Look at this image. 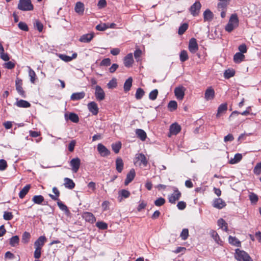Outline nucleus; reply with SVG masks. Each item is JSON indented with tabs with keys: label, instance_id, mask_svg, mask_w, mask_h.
Instances as JSON below:
<instances>
[{
	"label": "nucleus",
	"instance_id": "nucleus-9",
	"mask_svg": "<svg viewBox=\"0 0 261 261\" xmlns=\"http://www.w3.org/2000/svg\"><path fill=\"white\" fill-rule=\"evenodd\" d=\"M188 48L192 54H195L198 50V45L195 38H192L190 40Z\"/></svg>",
	"mask_w": 261,
	"mask_h": 261
},
{
	"label": "nucleus",
	"instance_id": "nucleus-16",
	"mask_svg": "<svg viewBox=\"0 0 261 261\" xmlns=\"http://www.w3.org/2000/svg\"><path fill=\"white\" fill-rule=\"evenodd\" d=\"M136 175L135 171L134 169H132L126 175V178L125 180V185H128L134 179Z\"/></svg>",
	"mask_w": 261,
	"mask_h": 261
},
{
	"label": "nucleus",
	"instance_id": "nucleus-51",
	"mask_svg": "<svg viewBox=\"0 0 261 261\" xmlns=\"http://www.w3.org/2000/svg\"><path fill=\"white\" fill-rule=\"evenodd\" d=\"M234 75V71L232 69H227L226 70L224 73V76L226 79H229L232 77Z\"/></svg>",
	"mask_w": 261,
	"mask_h": 261
},
{
	"label": "nucleus",
	"instance_id": "nucleus-34",
	"mask_svg": "<svg viewBox=\"0 0 261 261\" xmlns=\"http://www.w3.org/2000/svg\"><path fill=\"white\" fill-rule=\"evenodd\" d=\"M245 56L241 53H237L233 56V61L236 63H239L244 60Z\"/></svg>",
	"mask_w": 261,
	"mask_h": 261
},
{
	"label": "nucleus",
	"instance_id": "nucleus-39",
	"mask_svg": "<svg viewBox=\"0 0 261 261\" xmlns=\"http://www.w3.org/2000/svg\"><path fill=\"white\" fill-rule=\"evenodd\" d=\"M227 109V105L226 103H222L219 106L218 108V112L217 114V117H219V115L224 112Z\"/></svg>",
	"mask_w": 261,
	"mask_h": 261
},
{
	"label": "nucleus",
	"instance_id": "nucleus-28",
	"mask_svg": "<svg viewBox=\"0 0 261 261\" xmlns=\"http://www.w3.org/2000/svg\"><path fill=\"white\" fill-rule=\"evenodd\" d=\"M59 57L62 60L68 62L71 61L73 59H75L77 57V54H73L71 57L64 54H60Z\"/></svg>",
	"mask_w": 261,
	"mask_h": 261
},
{
	"label": "nucleus",
	"instance_id": "nucleus-25",
	"mask_svg": "<svg viewBox=\"0 0 261 261\" xmlns=\"http://www.w3.org/2000/svg\"><path fill=\"white\" fill-rule=\"evenodd\" d=\"M65 187L69 189H73L75 187V184L73 181L68 177H65L64 179Z\"/></svg>",
	"mask_w": 261,
	"mask_h": 261
},
{
	"label": "nucleus",
	"instance_id": "nucleus-26",
	"mask_svg": "<svg viewBox=\"0 0 261 261\" xmlns=\"http://www.w3.org/2000/svg\"><path fill=\"white\" fill-rule=\"evenodd\" d=\"M214 17L213 13L209 10L206 9L203 13V19L204 21H211Z\"/></svg>",
	"mask_w": 261,
	"mask_h": 261
},
{
	"label": "nucleus",
	"instance_id": "nucleus-33",
	"mask_svg": "<svg viewBox=\"0 0 261 261\" xmlns=\"http://www.w3.org/2000/svg\"><path fill=\"white\" fill-rule=\"evenodd\" d=\"M30 185H27L23 189L20 191L19 193V197L20 198L22 199L27 194L29 190L30 189Z\"/></svg>",
	"mask_w": 261,
	"mask_h": 261
},
{
	"label": "nucleus",
	"instance_id": "nucleus-4",
	"mask_svg": "<svg viewBox=\"0 0 261 261\" xmlns=\"http://www.w3.org/2000/svg\"><path fill=\"white\" fill-rule=\"evenodd\" d=\"M17 8L23 11L33 10L34 9L31 0H19Z\"/></svg>",
	"mask_w": 261,
	"mask_h": 261
},
{
	"label": "nucleus",
	"instance_id": "nucleus-5",
	"mask_svg": "<svg viewBox=\"0 0 261 261\" xmlns=\"http://www.w3.org/2000/svg\"><path fill=\"white\" fill-rule=\"evenodd\" d=\"M94 94L97 101H100L105 98V93L100 86H96Z\"/></svg>",
	"mask_w": 261,
	"mask_h": 261
},
{
	"label": "nucleus",
	"instance_id": "nucleus-23",
	"mask_svg": "<svg viewBox=\"0 0 261 261\" xmlns=\"http://www.w3.org/2000/svg\"><path fill=\"white\" fill-rule=\"evenodd\" d=\"M215 91L212 87H209L206 90L204 97L207 100L213 99Z\"/></svg>",
	"mask_w": 261,
	"mask_h": 261
},
{
	"label": "nucleus",
	"instance_id": "nucleus-56",
	"mask_svg": "<svg viewBox=\"0 0 261 261\" xmlns=\"http://www.w3.org/2000/svg\"><path fill=\"white\" fill-rule=\"evenodd\" d=\"M96 226L98 228L101 229H106L108 228V225L106 223L102 222V221H99L97 222L96 223Z\"/></svg>",
	"mask_w": 261,
	"mask_h": 261
},
{
	"label": "nucleus",
	"instance_id": "nucleus-52",
	"mask_svg": "<svg viewBox=\"0 0 261 261\" xmlns=\"http://www.w3.org/2000/svg\"><path fill=\"white\" fill-rule=\"evenodd\" d=\"M180 237H181L182 240H186L188 239L189 237V230L187 228H184L182 229Z\"/></svg>",
	"mask_w": 261,
	"mask_h": 261
},
{
	"label": "nucleus",
	"instance_id": "nucleus-20",
	"mask_svg": "<svg viewBox=\"0 0 261 261\" xmlns=\"http://www.w3.org/2000/svg\"><path fill=\"white\" fill-rule=\"evenodd\" d=\"M65 118L66 120L69 119L74 123H77L79 121L78 115L74 113H69V116L67 114H65Z\"/></svg>",
	"mask_w": 261,
	"mask_h": 261
},
{
	"label": "nucleus",
	"instance_id": "nucleus-21",
	"mask_svg": "<svg viewBox=\"0 0 261 261\" xmlns=\"http://www.w3.org/2000/svg\"><path fill=\"white\" fill-rule=\"evenodd\" d=\"M94 37V34L93 33H90V34H86L82 35L80 38V41L81 42L84 43H88Z\"/></svg>",
	"mask_w": 261,
	"mask_h": 261
},
{
	"label": "nucleus",
	"instance_id": "nucleus-24",
	"mask_svg": "<svg viewBox=\"0 0 261 261\" xmlns=\"http://www.w3.org/2000/svg\"><path fill=\"white\" fill-rule=\"evenodd\" d=\"M85 96V93L83 91L81 92L73 93L70 97L72 100H79L84 98Z\"/></svg>",
	"mask_w": 261,
	"mask_h": 261
},
{
	"label": "nucleus",
	"instance_id": "nucleus-47",
	"mask_svg": "<svg viewBox=\"0 0 261 261\" xmlns=\"http://www.w3.org/2000/svg\"><path fill=\"white\" fill-rule=\"evenodd\" d=\"M168 108L170 111H173L175 110L177 108V103L175 100L170 101L168 105Z\"/></svg>",
	"mask_w": 261,
	"mask_h": 261
},
{
	"label": "nucleus",
	"instance_id": "nucleus-57",
	"mask_svg": "<svg viewBox=\"0 0 261 261\" xmlns=\"http://www.w3.org/2000/svg\"><path fill=\"white\" fill-rule=\"evenodd\" d=\"M253 172L256 175L261 174V162L257 163L253 169Z\"/></svg>",
	"mask_w": 261,
	"mask_h": 261
},
{
	"label": "nucleus",
	"instance_id": "nucleus-48",
	"mask_svg": "<svg viewBox=\"0 0 261 261\" xmlns=\"http://www.w3.org/2000/svg\"><path fill=\"white\" fill-rule=\"evenodd\" d=\"M144 95V90L141 88H139L137 89L136 91V93L135 94V97L137 99H140L142 98L143 95Z\"/></svg>",
	"mask_w": 261,
	"mask_h": 261
},
{
	"label": "nucleus",
	"instance_id": "nucleus-40",
	"mask_svg": "<svg viewBox=\"0 0 261 261\" xmlns=\"http://www.w3.org/2000/svg\"><path fill=\"white\" fill-rule=\"evenodd\" d=\"M44 199L42 195H35L32 198V201L36 204H40L43 201Z\"/></svg>",
	"mask_w": 261,
	"mask_h": 261
},
{
	"label": "nucleus",
	"instance_id": "nucleus-42",
	"mask_svg": "<svg viewBox=\"0 0 261 261\" xmlns=\"http://www.w3.org/2000/svg\"><path fill=\"white\" fill-rule=\"evenodd\" d=\"M31 235L28 232L25 231L22 236L21 241L24 244H27L30 239Z\"/></svg>",
	"mask_w": 261,
	"mask_h": 261
},
{
	"label": "nucleus",
	"instance_id": "nucleus-15",
	"mask_svg": "<svg viewBox=\"0 0 261 261\" xmlns=\"http://www.w3.org/2000/svg\"><path fill=\"white\" fill-rule=\"evenodd\" d=\"M134 63L133 56L132 53L127 54L124 58V64L126 67H130Z\"/></svg>",
	"mask_w": 261,
	"mask_h": 261
},
{
	"label": "nucleus",
	"instance_id": "nucleus-54",
	"mask_svg": "<svg viewBox=\"0 0 261 261\" xmlns=\"http://www.w3.org/2000/svg\"><path fill=\"white\" fill-rule=\"evenodd\" d=\"M158 94V90L154 89L150 92L149 94V98L151 100H154L156 98Z\"/></svg>",
	"mask_w": 261,
	"mask_h": 261
},
{
	"label": "nucleus",
	"instance_id": "nucleus-49",
	"mask_svg": "<svg viewBox=\"0 0 261 261\" xmlns=\"http://www.w3.org/2000/svg\"><path fill=\"white\" fill-rule=\"evenodd\" d=\"M29 68V75L30 77V81L32 83H34L36 77V73L35 71L31 68L30 67H28Z\"/></svg>",
	"mask_w": 261,
	"mask_h": 261
},
{
	"label": "nucleus",
	"instance_id": "nucleus-11",
	"mask_svg": "<svg viewBox=\"0 0 261 261\" xmlns=\"http://www.w3.org/2000/svg\"><path fill=\"white\" fill-rule=\"evenodd\" d=\"M185 88L183 86L176 87L174 89V94L179 100H182L185 95Z\"/></svg>",
	"mask_w": 261,
	"mask_h": 261
},
{
	"label": "nucleus",
	"instance_id": "nucleus-1",
	"mask_svg": "<svg viewBox=\"0 0 261 261\" xmlns=\"http://www.w3.org/2000/svg\"><path fill=\"white\" fill-rule=\"evenodd\" d=\"M239 19L237 14H232L229 19L228 23L225 26V29L228 32H232L235 28L239 25Z\"/></svg>",
	"mask_w": 261,
	"mask_h": 261
},
{
	"label": "nucleus",
	"instance_id": "nucleus-63",
	"mask_svg": "<svg viewBox=\"0 0 261 261\" xmlns=\"http://www.w3.org/2000/svg\"><path fill=\"white\" fill-rule=\"evenodd\" d=\"M249 199L252 203H256L258 201V197L255 194L251 193L249 195Z\"/></svg>",
	"mask_w": 261,
	"mask_h": 261
},
{
	"label": "nucleus",
	"instance_id": "nucleus-43",
	"mask_svg": "<svg viewBox=\"0 0 261 261\" xmlns=\"http://www.w3.org/2000/svg\"><path fill=\"white\" fill-rule=\"evenodd\" d=\"M112 148L115 153H117L119 152L120 149L121 148V143L120 142H118L115 143H113L112 145Z\"/></svg>",
	"mask_w": 261,
	"mask_h": 261
},
{
	"label": "nucleus",
	"instance_id": "nucleus-58",
	"mask_svg": "<svg viewBox=\"0 0 261 261\" xmlns=\"http://www.w3.org/2000/svg\"><path fill=\"white\" fill-rule=\"evenodd\" d=\"M18 28L24 31H28L29 30V28L27 25V24L23 22L20 21L18 24Z\"/></svg>",
	"mask_w": 261,
	"mask_h": 261
},
{
	"label": "nucleus",
	"instance_id": "nucleus-27",
	"mask_svg": "<svg viewBox=\"0 0 261 261\" xmlns=\"http://www.w3.org/2000/svg\"><path fill=\"white\" fill-rule=\"evenodd\" d=\"M15 105L19 108H27L31 106V104L27 101L20 99L17 100Z\"/></svg>",
	"mask_w": 261,
	"mask_h": 261
},
{
	"label": "nucleus",
	"instance_id": "nucleus-35",
	"mask_svg": "<svg viewBox=\"0 0 261 261\" xmlns=\"http://www.w3.org/2000/svg\"><path fill=\"white\" fill-rule=\"evenodd\" d=\"M133 79L131 77H129L126 80L124 84V90L125 92H127L130 90L132 86Z\"/></svg>",
	"mask_w": 261,
	"mask_h": 261
},
{
	"label": "nucleus",
	"instance_id": "nucleus-22",
	"mask_svg": "<svg viewBox=\"0 0 261 261\" xmlns=\"http://www.w3.org/2000/svg\"><path fill=\"white\" fill-rule=\"evenodd\" d=\"M124 167V163L121 158H117L116 160V169L119 173H121Z\"/></svg>",
	"mask_w": 261,
	"mask_h": 261
},
{
	"label": "nucleus",
	"instance_id": "nucleus-6",
	"mask_svg": "<svg viewBox=\"0 0 261 261\" xmlns=\"http://www.w3.org/2000/svg\"><path fill=\"white\" fill-rule=\"evenodd\" d=\"M181 197V193L176 187H174V192L169 196V202L171 203H175L176 201Z\"/></svg>",
	"mask_w": 261,
	"mask_h": 261
},
{
	"label": "nucleus",
	"instance_id": "nucleus-17",
	"mask_svg": "<svg viewBox=\"0 0 261 261\" xmlns=\"http://www.w3.org/2000/svg\"><path fill=\"white\" fill-rule=\"evenodd\" d=\"M83 218L87 222L93 223L96 221V218L90 212H85L83 215Z\"/></svg>",
	"mask_w": 261,
	"mask_h": 261
},
{
	"label": "nucleus",
	"instance_id": "nucleus-8",
	"mask_svg": "<svg viewBox=\"0 0 261 261\" xmlns=\"http://www.w3.org/2000/svg\"><path fill=\"white\" fill-rule=\"evenodd\" d=\"M81 165V160L79 158L72 159L70 161V166L73 172L76 173Z\"/></svg>",
	"mask_w": 261,
	"mask_h": 261
},
{
	"label": "nucleus",
	"instance_id": "nucleus-7",
	"mask_svg": "<svg viewBox=\"0 0 261 261\" xmlns=\"http://www.w3.org/2000/svg\"><path fill=\"white\" fill-rule=\"evenodd\" d=\"M201 7V5L199 2H196L190 8V12L193 16L198 15Z\"/></svg>",
	"mask_w": 261,
	"mask_h": 261
},
{
	"label": "nucleus",
	"instance_id": "nucleus-45",
	"mask_svg": "<svg viewBox=\"0 0 261 261\" xmlns=\"http://www.w3.org/2000/svg\"><path fill=\"white\" fill-rule=\"evenodd\" d=\"M179 58L180 61L182 62L187 61L189 58L187 51L185 50H182L180 53Z\"/></svg>",
	"mask_w": 261,
	"mask_h": 261
},
{
	"label": "nucleus",
	"instance_id": "nucleus-60",
	"mask_svg": "<svg viewBox=\"0 0 261 261\" xmlns=\"http://www.w3.org/2000/svg\"><path fill=\"white\" fill-rule=\"evenodd\" d=\"M13 215L11 212H5L4 213L3 217L6 220H11L13 218Z\"/></svg>",
	"mask_w": 261,
	"mask_h": 261
},
{
	"label": "nucleus",
	"instance_id": "nucleus-29",
	"mask_svg": "<svg viewBox=\"0 0 261 261\" xmlns=\"http://www.w3.org/2000/svg\"><path fill=\"white\" fill-rule=\"evenodd\" d=\"M217 224L219 228H221L223 230H224L226 232H227L228 229V226H227V223L225 222V221L222 219L220 218L218 220Z\"/></svg>",
	"mask_w": 261,
	"mask_h": 261
},
{
	"label": "nucleus",
	"instance_id": "nucleus-30",
	"mask_svg": "<svg viewBox=\"0 0 261 261\" xmlns=\"http://www.w3.org/2000/svg\"><path fill=\"white\" fill-rule=\"evenodd\" d=\"M75 11L79 14H82L84 11V5L82 2H79L76 3L75 8Z\"/></svg>",
	"mask_w": 261,
	"mask_h": 261
},
{
	"label": "nucleus",
	"instance_id": "nucleus-46",
	"mask_svg": "<svg viewBox=\"0 0 261 261\" xmlns=\"http://www.w3.org/2000/svg\"><path fill=\"white\" fill-rule=\"evenodd\" d=\"M228 4L229 3L228 2L220 1V2L218 4L217 8L218 10H226Z\"/></svg>",
	"mask_w": 261,
	"mask_h": 261
},
{
	"label": "nucleus",
	"instance_id": "nucleus-2",
	"mask_svg": "<svg viewBox=\"0 0 261 261\" xmlns=\"http://www.w3.org/2000/svg\"><path fill=\"white\" fill-rule=\"evenodd\" d=\"M148 159L146 158V156L142 153H137L134 160V163L135 165L140 167H145L148 164Z\"/></svg>",
	"mask_w": 261,
	"mask_h": 261
},
{
	"label": "nucleus",
	"instance_id": "nucleus-12",
	"mask_svg": "<svg viewBox=\"0 0 261 261\" xmlns=\"http://www.w3.org/2000/svg\"><path fill=\"white\" fill-rule=\"evenodd\" d=\"M89 111L93 115H96L98 113L99 109L97 103L94 101L89 102L88 105Z\"/></svg>",
	"mask_w": 261,
	"mask_h": 261
},
{
	"label": "nucleus",
	"instance_id": "nucleus-10",
	"mask_svg": "<svg viewBox=\"0 0 261 261\" xmlns=\"http://www.w3.org/2000/svg\"><path fill=\"white\" fill-rule=\"evenodd\" d=\"M97 151L101 156L106 157L110 154V151L101 143L97 145Z\"/></svg>",
	"mask_w": 261,
	"mask_h": 261
},
{
	"label": "nucleus",
	"instance_id": "nucleus-3",
	"mask_svg": "<svg viewBox=\"0 0 261 261\" xmlns=\"http://www.w3.org/2000/svg\"><path fill=\"white\" fill-rule=\"evenodd\" d=\"M234 257L238 261H252L251 257L247 252L239 249L236 250Z\"/></svg>",
	"mask_w": 261,
	"mask_h": 261
},
{
	"label": "nucleus",
	"instance_id": "nucleus-31",
	"mask_svg": "<svg viewBox=\"0 0 261 261\" xmlns=\"http://www.w3.org/2000/svg\"><path fill=\"white\" fill-rule=\"evenodd\" d=\"M136 134L137 137L143 141H145L147 137L146 133L142 129H137L136 130Z\"/></svg>",
	"mask_w": 261,
	"mask_h": 261
},
{
	"label": "nucleus",
	"instance_id": "nucleus-19",
	"mask_svg": "<svg viewBox=\"0 0 261 261\" xmlns=\"http://www.w3.org/2000/svg\"><path fill=\"white\" fill-rule=\"evenodd\" d=\"M180 130V126L176 123L172 124L170 127V133L171 135H176L179 133Z\"/></svg>",
	"mask_w": 261,
	"mask_h": 261
},
{
	"label": "nucleus",
	"instance_id": "nucleus-38",
	"mask_svg": "<svg viewBox=\"0 0 261 261\" xmlns=\"http://www.w3.org/2000/svg\"><path fill=\"white\" fill-rule=\"evenodd\" d=\"M53 192L55 195H54L50 194H49V196L54 200H58V197L60 195V192L58 189L55 187L53 188Z\"/></svg>",
	"mask_w": 261,
	"mask_h": 261
},
{
	"label": "nucleus",
	"instance_id": "nucleus-37",
	"mask_svg": "<svg viewBox=\"0 0 261 261\" xmlns=\"http://www.w3.org/2000/svg\"><path fill=\"white\" fill-rule=\"evenodd\" d=\"M242 159V155L240 153H237L234 155L233 159H231L229 161V163L231 164H235L239 162Z\"/></svg>",
	"mask_w": 261,
	"mask_h": 261
},
{
	"label": "nucleus",
	"instance_id": "nucleus-50",
	"mask_svg": "<svg viewBox=\"0 0 261 261\" xmlns=\"http://www.w3.org/2000/svg\"><path fill=\"white\" fill-rule=\"evenodd\" d=\"M34 27L37 29L39 32H41L43 29L42 23L38 20H36L34 23Z\"/></svg>",
	"mask_w": 261,
	"mask_h": 261
},
{
	"label": "nucleus",
	"instance_id": "nucleus-44",
	"mask_svg": "<svg viewBox=\"0 0 261 261\" xmlns=\"http://www.w3.org/2000/svg\"><path fill=\"white\" fill-rule=\"evenodd\" d=\"M188 24L187 23H184L182 24L179 28L178 33L179 35H182L188 29Z\"/></svg>",
	"mask_w": 261,
	"mask_h": 261
},
{
	"label": "nucleus",
	"instance_id": "nucleus-41",
	"mask_svg": "<svg viewBox=\"0 0 261 261\" xmlns=\"http://www.w3.org/2000/svg\"><path fill=\"white\" fill-rule=\"evenodd\" d=\"M19 241V238L18 236H15L12 237L10 239L9 243L11 246L15 247L18 244Z\"/></svg>",
	"mask_w": 261,
	"mask_h": 261
},
{
	"label": "nucleus",
	"instance_id": "nucleus-61",
	"mask_svg": "<svg viewBox=\"0 0 261 261\" xmlns=\"http://www.w3.org/2000/svg\"><path fill=\"white\" fill-rule=\"evenodd\" d=\"M130 193L128 191L126 190H122L119 192V196L123 198H127L129 196Z\"/></svg>",
	"mask_w": 261,
	"mask_h": 261
},
{
	"label": "nucleus",
	"instance_id": "nucleus-59",
	"mask_svg": "<svg viewBox=\"0 0 261 261\" xmlns=\"http://www.w3.org/2000/svg\"><path fill=\"white\" fill-rule=\"evenodd\" d=\"M111 64V60L109 58L103 59L100 63L101 66H109Z\"/></svg>",
	"mask_w": 261,
	"mask_h": 261
},
{
	"label": "nucleus",
	"instance_id": "nucleus-13",
	"mask_svg": "<svg viewBox=\"0 0 261 261\" xmlns=\"http://www.w3.org/2000/svg\"><path fill=\"white\" fill-rule=\"evenodd\" d=\"M213 206L218 209H222L226 206V203L221 198H216L213 200Z\"/></svg>",
	"mask_w": 261,
	"mask_h": 261
},
{
	"label": "nucleus",
	"instance_id": "nucleus-36",
	"mask_svg": "<svg viewBox=\"0 0 261 261\" xmlns=\"http://www.w3.org/2000/svg\"><path fill=\"white\" fill-rule=\"evenodd\" d=\"M228 242L230 244L237 247H239L241 245L240 241L236 237H233L231 236L228 238Z\"/></svg>",
	"mask_w": 261,
	"mask_h": 261
},
{
	"label": "nucleus",
	"instance_id": "nucleus-62",
	"mask_svg": "<svg viewBox=\"0 0 261 261\" xmlns=\"http://www.w3.org/2000/svg\"><path fill=\"white\" fill-rule=\"evenodd\" d=\"M165 199L163 198L160 197V198L157 199L154 201V204L156 206H160L163 205L165 203Z\"/></svg>",
	"mask_w": 261,
	"mask_h": 261
},
{
	"label": "nucleus",
	"instance_id": "nucleus-32",
	"mask_svg": "<svg viewBox=\"0 0 261 261\" xmlns=\"http://www.w3.org/2000/svg\"><path fill=\"white\" fill-rule=\"evenodd\" d=\"M210 234L218 244L222 245V241L220 239V237L216 231L214 230H211Z\"/></svg>",
	"mask_w": 261,
	"mask_h": 261
},
{
	"label": "nucleus",
	"instance_id": "nucleus-18",
	"mask_svg": "<svg viewBox=\"0 0 261 261\" xmlns=\"http://www.w3.org/2000/svg\"><path fill=\"white\" fill-rule=\"evenodd\" d=\"M46 241V239L45 236L39 237L34 243L35 248H42Z\"/></svg>",
	"mask_w": 261,
	"mask_h": 261
},
{
	"label": "nucleus",
	"instance_id": "nucleus-14",
	"mask_svg": "<svg viewBox=\"0 0 261 261\" xmlns=\"http://www.w3.org/2000/svg\"><path fill=\"white\" fill-rule=\"evenodd\" d=\"M22 80L17 78L15 81V86L17 92L22 97H25L24 91L22 87Z\"/></svg>",
	"mask_w": 261,
	"mask_h": 261
},
{
	"label": "nucleus",
	"instance_id": "nucleus-55",
	"mask_svg": "<svg viewBox=\"0 0 261 261\" xmlns=\"http://www.w3.org/2000/svg\"><path fill=\"white\" fill-rule=\"evenodd\" d=\"M57 204L61 210L64 211L65 213L69 212L67 206L65 205L62 202L58 201Z\"/></svg>",
	"mask_w": 261,
	"mask_h": 261
},
{
	"label": "nucleus",
	"instance_id": "nucleus-53",
	"mask_svg": "<svg viewBox=\"0 0 261 261\" xmlns=\"http://www.w3.org/2000/svg\"><path fill=\"white\" fill-rule=\"evenodd\" d=\"M108 23H100L96 26V29L99 31H103L108 29Z\"/></svg>",
	"mask_w": 261,
	"mask_h": 261
},
{
	"label": "nucleus",
	"instance_id": "nucleus-64",
	"mask_svg": "<svg viewBox=\"0 0 261 261\" xmlns=\"http://www.w3.org/2000/svg\"><path fill=\"white\" fill-rule=\"evenodd\" d=\"M7 167V162L4 160H0V170L3 171L6 169Z\"/></svg>",
	"mask_w": 261,
	"mask_h": 261
}]
</instances>
